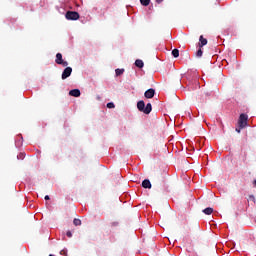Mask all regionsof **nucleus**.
I'll return each instance as SVG.
<instances>
[{
    "label": "nucleus",
    "instance_id": "1",
    "mask_svg": "<svg viewBox=\"0 0 256 256\" xmlns=\"http://www.w3.org/2000/svg\"><path fill=\"white\" fill-rule=\"evenodd\" d=\"M137 109L141 113H144L145 115H149V113L153 111V106L151 105V103H147L145 106V101L140 100L137 102Z\"/></svg>",
    "mask_w": 256,
    "mask_h": 256
},
{
    "label": "nucleus",
    "instance_id": "2",
    "mask_svg": "<svg viewBox=\"0 0 256 256\" xmlns=\"http://www.w3.org/2000/svg\"><path fill=\"white\" fill-rule=\"evenodd\" d=\"M247 121H249V116L245 113L240 114L238 119V125L240 129H245V127H247Z\"/></svg>",
    "mask_w": 256,
    "mask_h": 256
},
{
    "label": "nucleus",
    "instance_id": "3",
    "mask_svg": "<svg viewBox=\"0 0 256 256\" xmlns=\"http://www.w3.org/2000/svg\"><path fill=\"white\" fill-rule=\"evenodd\" d=\"M65 17L68 21H77L80 15L77 11H67Z\"/></svg>",
    "mask_w": 256,
    "mask_h": 256
},
{
    "label": "nucleus",
    "instance_id": "4",
    "mask_svg": "<svg viewBox=\"0 0 256 256\" xmlns=\"http://www.w3.org/2000/svg\"><path fill=\"white\" fill-rule=\"evenodd\" d=\"M56 64L57 65H62V67H68L69 62L63 60V54L61 53H57L56 54Z\"/></svg>",
    "mask_w": 256,
    "mask_h": 256
},
{
    "label": "nucleus",
    "instance_id": "5",
    "mask_svg": "<svg viewBox=\"0 0 256 256\" xmlns=\"http://www.w3.org/2000/svg\"><path fill=\"white\" fill-rule=\"evenodd\" d=\"M71 73H73V68L70 66H66V68L62 72L61 79L65 81V79H69L71 77Z\"/></svg>",
    "mask_w": 256,
    "mask_h": 256
},
{
    "label": "nucleus",
    "instance_id": "6",
    "mask_svg": "<svg viewBox=\"0 0 256 256\" xmlns=\"http://www.w3.org/2000/svg\"><path fill=\"white\" fill-rule=\"evenodd\" d=\"M144 97L146 99H153V97H155V89L150 88V89L146 90L144 93Z\"/></svg>",
    "mask_w": 256,
    "mask_h": 256
},
{
    "label": "nucleus",
    "instance_id": "7",
    "mask_svg": "<svg viewBox=\"0 0 256 256\" xmlns=\"http://www.w3.org/2000/svg\"><path fill=\"white\" fill-rule=\"evenodd\" d=\"M22 145H23V136L19 134L15 139V147L19 149V147H22Z\"/></svg>",
    "mask_w": 256,
    "mask_h": 256
},
{
    "label": "nucleus",
    "instance_id": "8",
    "mask_svg": "<svg viewBox=\"0 0 256 256\" xmlns=\"http://www.w3.org/2000/svg\"><path fill=\"white\" fill-rule=\"evenodd\" d=\"M70 97H81V90L75 88L69 91Z\"/></svg>",
    "mask_w": 256,
    "mask_h": 256
},
{
    "label": "nucleus",
    "instance_id": "9",
    "mask_svg": "<svg viewBox=\"0 0 256 256\" xmlns=\"http://www.w3.org/2000/svg\"><path fill=\"white\" fill-rule=\"evenodd\" d=\"M142 187H143V189H151V187H152L151 181L149 179H144L142 181Z\"/></svg>",
    "mask_w": 256,
    "mask_h": 256
},
{
    "label": "nucleus",
    "instance_id": "10",
    "mask_svg": "<svg viewBox=\"0 0 256 256\" xmlns=\"http://www.w3.org/2000/svg\"><path fill=\"white\" fill-rule=\"evenodd\" d=\"M135 67H137L138 69H143V67H145V63L143 62V60L141 59H137L134 63Z\"/></svg>",
    "mask_w": 256,
    "mask_h": 256
},
{
    "label": "nucleus",
    "instance_id": "11",
    "mask_svg": "<svg viewBox=\"0 0 256 256\" xmlns=\"http://www.w3.org/2000/svg\"><path fill=\"white\" fill-rule=\"evenodd\" d=\"M199 47H205V45H207V39L203 37V35L200 36L199 38Z\"/></svg>",
    "mask_w": 256,
    "mask_h": 256
},
{
    "label": "nucleus",
    "instance_id": "12",
    "mask_svg": "<svg viewBox=\"0 0 256 256\" xmlns=\"http://www.w3.org/2000/svg\"><path fill=\"white\" fill-rule=\"evenodd\" d=\"M203 213H204L205 215H211V214L213 213V208L207 207V208H205V209L203 210Z\"/></svg>",
    "mask_w": 256,
    "mask_h": 256
},
{
    "label": "nucleus",
    "instance_id": "13",
    "mask_svg": "<svg viewBox=\"0 0 256 256\" xmlns=\"http://www.w3.org/2000/svg\"><path fill=\"white\" fill-rule=\"evenodd\" d=\"M115 73H116V77H119V76L123 75V73H125V69L118 68L115 70Z\"/></svg>",
    "mask_w": 256,
    "mask_h": 256
},
{
    "label": "nucleus",
    "instance_id": "14",
    "mask_svg": "<svg viewBox=\"0 0 256 256\" xmlns=\"http://www.w3.org/2000/svg\"><path fill=\"white\" fill-rule=\"evenodd\" d=\"M141 5L143 7H149V3H151V0H140Z\"/></svg>",
    "mask_w": 256,
    "mask_h": 256
},
{
    "label": "nucleus",
    "instance_id": "15",
    "mask_svg": "<svg viewBox=\"0 0 256 256\" xmlns=\"http://www.w3.org/2000/svg\"><path fill=\"white\" fill-rule=\"evenodd\" d=\"M172 56L177 59L179 57V49L175 48L172 50Z\"/></svg>",
    "mask_w": 256,
    "mask_h": 256
},
{
    "label": "nucleus",
    "instance_id": "16",
    "mask_svg": "<svg viewBox=\"0 0 256 256\" xmlns=\"http://www.w3.org/2000/svg\"><path fill=\"white\" fill-rule=\"evenodd\" d=\"M106 107H107L108 109H115V103H113V102H108V103L106 104Z\"/></svg>",
    "mask_w": 256,
    "mask_h": 256
},
{
    "label": "nucleus",
    "instance_id": "17",
    "mask_svg": "<svg viewBox=\"0 0 256 256\" xmlns=\"http://www.w3.org/2000/svg\"><path fill=\"white\" fill-rule=\"evenodd\" d=\"M196 57H203V50L201 48L197 50Z\"/></svg>",
    "mask_w": 256,
    "mask_h": 256
},
{
    "label": "nucleus",
    "instance_id": "18",
    "mask_svg": "<svg viewBox=\"0 0 256 256\" xmlns=\"http://www.w3.org/2000/svg\"><path fill=\"white\" fill-rule=\"evenodd\" d=\"M17 159H19V160L25 159V153H24V152H20V153L17 155Z\"/></svg>",
    "mask_w": 256,
    "mask_h": 256
},
{
    "label": "nucleus",
    "instance_id": "19",
    "mask_svg": "<svg viewBox=\"0 0 256 256\" xmlns=\"http://www.w3.org/2000/svg\"><path fill=\"white\" fill-rule=\"evenodd\" d=\"M73 223H74V225H75L76 227H79V225H81V220L75 218V219L73 220Z\"/></svg>",
    "mask_w": 256,
    "mask_h": 256
},
{
    "label": "nucleus",
    "instance_id": "20",
    "mask_svg": "<svg viewBox=\"0 0 256 256\" xmlns=\"http://www.w3.org/2000/svg\"><path fill=\"white\" fill-rule=\"evenodd\" d=\"M61 255H65L67 256V248H64L63 250H61Z\"/></svg>",
    "mask_w": 256,
    "mask_h": 256
},
{
    "label": "nucleus",
    "instance_id": "21",
    "mask_svg": "<svg viewBox=\"0 0 256 256\" xmlns=\"http://www.w3.org/2000/svg\"><path fill=\"white\" fill-rule=\"evenodd\" d=\"M66 236L69 237V238H71V237H73V233H71V231H67V232H66Z\"/></svg>",
    "mask_w": 256,
    "mask_h": 256
},
{
    "label": "nucleus",
    "instance_id": "22",
    "mask_svg": "<svg viewBox=\"0 0 256 256\" xmlns=\"http://www.w3.org/2000/svg\"><path fill=\"white\" fill-rule=\"evenodd\" d=\"M111 225H112V227H118L119 226V222H112Z\"/></svg>",
    "mask_w": 256,
    "mask_h": 256
},
{
    "label": "nucleus",
    "instance_id": "23",
    "mask_svg": "<svg viewBox=\"0 0 256 256\" xmlns=\"http://www.w3.org/2000/svg\"><path fill=\"white\" fill-rule=\"evenodd\" d=\"M241 129H243V128H241V127L236 128V133H241Z\"/></svg>",
    "mask_w": 256,
    "mask_h": 256
},
{
    "label": "nucleus",
    "instance_id": "24",
    "mask_svg": "<svg viewBox=\"0 0 256 256\" xmlns=\"http://www.w3.org/2000/svg\"><path fill=\"white\" fill-rule=\"evenodd\" d=\"M44 199H45V201H49V199H51V198L49 197V195H46V196L44 197Z\"/></svg>",
    "mask_w": 256,
    "mask_h": 256
},
{
    "label": "nucleus",
    "instance_id": "25",
    "mask_svg": "<svg viewBox=\"0 0 256 256\" xmlns=\"http://www.w3.org/2000/svg\"><path fill=\"white\" fill-rule=\"evenodd\" d=\"M156 3L161 4L163 3V0H156Z\"/></svg>",
    "mask_w": 256,
    "mask_h": 256
},
{
    "label": "nucleus",
    "instance_id": "26",
    "mask_svg": "<svg viewBox=\"0 0 256 256\" xmlns=\"http://www.w3.org/2000/svg\"><path fill=\"white\" fill-rule=\"evenodd\" d=\"M254 185H255V187H256V180H254Z\"/></svg>",
    "mask_w": 256,
    "mask_h": 256
},
{
    "label": "nucleus",
    "instance_id": "27",
    "mask_svg": "<svg viewBox=\"0 0 256 256\" xmlns=\"http://www.w3.org/2000/svg\"><path fill=\"white\" fill-rule=\"evenodd\" d=\"M252 199H255V197L254 196H250Z\"/></svg>",
    "mask_w": 256,
    "mask_h": 256
}]
</instances>
